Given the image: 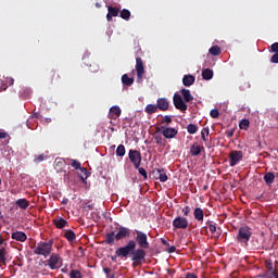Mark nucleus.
<instances>
[{"instance_id":"1","label":"nucleus","mask_w":278,"mask_h":278,"mask_svg":"<svg viewBox=\"0 0 278 278\" xmlns=\"http://www.w3.org/2000/svg\"><path fill=\"white\" fill-rule=\"evenodd\" d=\"M135 240L130 239L126 245L116 250L117 257H130L134 268L142 266L147 262V250L151 247L149 243V236L142 230H134Z\"/></svg>"},{"instance_id":"2","label":"nucleus","mask_w":278,"mask_h":278,"mask_svg":"<svg viewBox=\"0 0 278 278\" xmlns=\"http://www.w3.org/2000/svg\"><path fill=\"white\" fill-rule=\"evenodd\" d=\"M51 251H53V241H40L34 249L35 255H43V257H49V255H51Z\"/></svg>"},{"instance_id":"3","label":"nucleus","mask_w":278,"mask_h":278,"mask_svg":"<svg viewBox=\"0 0 278 278\" xmlns=\"http://www.w3.org/2000/svg\"><path fill=\"white\" fill-rule=\"evenodd\" d=\"M251 236H253V232H251V227L243 226L239 228L236 239L239 244H245L247 247L251 240Z\"/></svg>"},{"instance_id":"4","label":"nucleus","mask_w":278,"mask_h":278,"mask_svg":"<svg viewBox=\"0 0 278 278\" xmlns=\"http://www.w3.org/2000/svg\"><path fill=\"white\" fill-rule=\"evenodd\" d=\"M157 131H161L162 136H164L166 140H173V138H176L177 134H179V130H177V128L168 126H161L157 128Z\"/></svg>"},{"instance_id":"5","label":"nucleus","mask_w":278,"mask_h":278,"mask_svg":"<svg viewBox=\"0 0 278 278\" xmlns=\"http://www.w3.org/2000/svg\"><path fill=\"white\" fill-rule=\"evenodd\" d=\"M128 157L135 168H139L140 164H142V153L138 150H129Z\"/></svg>"},{"instance_id":"6","label":"nucleus","mask_w":278,"mask_h":278,"mask_svg":"<svg viewBox=\"0 0 278 278\" xmlns=\"http://www.w3.org/2000/svg\"><path fill=\"white\" fill-rule=\"evenodd\" d=\"M229 165L230 166H237L240 162H242V159L244 157V153L242 151L232 150L229 153Z\"/></svg>"},{"instance_id":"7","label":"nucleus","mask_w":278,"mask_h":278,"mask_svg":"<svg viewBox=\"0 0 278 278\" xmlns=\"http://www.w3.org/2000/svg\"><path fill=\"white\" fill-rule=\"evenodd\" d=\"M173 103L176 110H179L180 112H186V110H188V104H186V101L179 93H174Z\"/></svg>"},{"instance_id":"8","label":"nucleus","mask_w":278,"mask_h":278,"mask_svg":"<svg viewBox=\"0 0 278 278\" xmlns=\"http://www.w3.org/2000/svg\"><path fill=\"white\" fill-rule=\"evenodd\" d=\"M136 72H137V84H142V77L144 75V63L142 58L136 59Z\"/></svg>"},{"instance_id":"9","label":"nucleus","mask_w":278,"mask_h":278,"mask_svg":"<svg viewBox=\"0 0 278 278\" xmlns=\"http://www.w3.org/2000/svg\"><path fill=\"white\" fill-rule=\"evenodd\" d=\"M188 225H189L188 218H186L184 216H177L173 220L174 229H188Z\"/></svg>"},{"instance_id":"10","label":"nucleus","mask_w":278,"mask_h":278,"mask_svg":"<svg viewBox=\"0 0 278 278\" xmlns=\"http://www.w3.org/2000/svg\"><path fill=\"white\" fill-rule=\"evenodd\" d=\"M153 175L155 179H160L162 184H166V181H168V175H166V169L163 167L154 168Z\"/></svg>"},{"instance_id":"11","label":"nucleus","mask_w":278,"mask_h":278,"mask_svg":"<svg viewBox=\"0 0 278 278\" xmlns=\"http://www.w3.org/2000/svg\"><path fill=\"white\" fill-rule=\"evenodd\" d=\"M129 236H131V229L121 226L115 235V240L118 242V240H124V238H129Z\"/></svg>"},{"instance_id":"12","label":"nucleus","mask_w":278,"mask_h":278,"mask_svg":"<svg viewBox=\"0 0 278 278\" xmlns=\"http://www.w3.org/2000/svg\"><path fill=\"white\" fill-rule=\"evenodd\" d=\"M156 108L161 112H168V108H170V102L166 98H159L156 100Z\"/></svg>"},{"instance_id":"13","label":"nucleus","mask_w":278,"mask_h":278,"mask_svg":"<svg viewBox=\"0 0 278 278\" xmlns=\"http://www.w3.org/2000/svg\"><path fill=\"white\" fill-rule=\"evenodd\" d=\"M48 266L51 268V270L60 268V256L58 254H52L48 260Z\"/></svg>"},{"instance_id":"14","label":"nucleus","mask_w":278,"mask_h":278,"mask_svg":"<svg viewBox=\"0 0 278 278\" xmlns=\"http://www.w3.org/2000/svg\"><path fill=\"white\" fill-rule=\"evenodd\" d=\"M108 14H106V21H112V18L118 16V13L121 12V9H118L117 7H112L109 5L108 7Z\"/></svg>"},{"instance_id":"15","label":"nucleus","mask_w":278,"mask_h":278,"mask_svg":"<svg viewBox=\"0 0 278 278\" xmlns=\"http://www.w3.org/2000/svg\"><path fill=\"white\" fill-rule=\"evenodd\" d=\"M122 114L119 106H112L109 112V118L110 121H116Z\"/></svg>"},{"instance_id":"16","label":"nucleus","mask_w":278,"mask_h":278,"mask_svg":"<svg viewBox=\"0 0 278 278\" xmlns=\"http://www.w3.org/2000/svg\"><path fill=\"white\" fill-rule=\"evenodd\" d=\"M11 238L17 242H25L27 240V235L23 231H15L12 232Z\"/></svg>"},{"instance_id":"17","label":"nucleus","mask_w":278,"mask_h":278,"mask_svg":"<svg viewBox=\"0 0 278 278\" xmlns=\"http://www.w3.org/2000/svg\"><path fill=\"white\" fill-rule=\"evenodd\" d=\"M53 225L56 227V229H64V227H68V222H66V219L63 217H56L53 219Z\"/></svg>"},{"instance_id":"18","label":"nucleus","mask_w":278,"mask_h":278,"mask_svg":"<svg viewBox=\"0 0 278 278\" xmlns=\"http://www.w3.org/2000/svg\"><path fill=\"white\" fill-rule=\"evenodd\" d=\"M181 94H182V99L185 101V103H190V101H194V97L192 96V93H190V91L186 88H182L180 90Z\"/></svg>"},{"instance_id":"19","label":"nucleus","mask_w":278,"mask_h":278,"mask_svg":"<svg viewBox=\"0 0 278 278\" xmlns=\"http://www.w3.org/2000/svg\"><path fill=\"white\" fill-rule=\"evenodd\" d=\"M193 216L199 223H203V218H205V213H203V208L195 207L193 211Z\"/></svg>"},{"instance_id":"20","label":"nucleus","mask_w":278,"mask_h":278,"mask_svg":"<svg viewBox=\"0 0 278 278\" xmlns=\"http://www.w3.org/2000/svg\"><path fill=\"white\" fill-rule=\"evenodd\" d=\"M201 151H205V148L203 146L193 144L190 148V153L193 157L197 155H201Z\"/></svg>"},{"instance_id":"21","label":"nucleus","mask_w":278,"mask_h":278,"mask_svg":"<svg viewBox=\"0 0 278 278\" xmlns=\"http://www.w3.org/2000/svg\"><path fill=\"white\" fill-rule=\"evenodd\" d=\"M195 79L197 78L193 75H185L182 78V84L188 88L194 84Z\"/></svg>"},{"instance_id":"22","label":"nucleus","mask_w":278,"mask_h":278,"mask_svg":"<svg viewBox=\"0 0 278 278\" xmlns=\"http://www.w3.org/2000/svg\"><path fill=\"white\" fill-rule=\"evenodd\" d=\"M264 181L267 186H273L275 184V174L273 172H268L264 175Z\"/></svg>"},{"instance_id":"23","label":"nucleus","mask_w":278,"mask_h":278,"mask_svg":"<svg viewBox=\"0 0 278 278\" xmlns=\"http://www.w3.org/2000/svg\"><path fill=\"white\" fill-rule=\"evenodd\" d=\"M15 205H17L20 210H27V207H29V201L27 199H18Z\"/></svg>"},{"instance_id":"24","label":"nucleus","mask_w":278,"mask_h":278,"mask_svg":"<svg viewBox=\"0 0 278 278\" xmlns=\"http://www.w3.org/2000/svg\"><path fill=\"white\" fill-rule=\"evenodd\" d=\"M202 77L206 81H210V79H212L214 77V71H212L211 68L203 70L202 71Z\"/></svg>"},{"instance_id":"25","label":"nucleus","mask_w":278,"mask_h":278,"mask_svg":"<svg viewBox=\"0 0 278 278\" xmlns=\"http://www.w3.org/2000/svg\"><path fill=\"white\" fill-rule=\"evenodd\" d=\"M122 84L124 85V86H134V77H129V75H127V74H124L123 76H122Z\"/></svg>"},{"instance_id":"26","label":"nucleus","mask_w":278,"mask_h":278,"mask_svg":"<svg viewBox=\"0 0 278 278\" xmlns=\"http://www.w3.org/2000/svg\"><path fill=\"white\" fill-rule=\"evenodd\" d=\"M64 238H66V240H68L70 242H75V240L77 239V235H75V231L73 230H65Z\"/></svg>"},{"instance_id":"27","label":"nucleus","mask_w":278,"mask_h":278,"mask_svg":"<svg viewBox=\"0 0 278 278\" xmlns=\"http://www.w3.org/2000/svg\"><path fill=\"white\" fill-rule=\"evenodd\" d=\"M208 231H211V233H214L215 238H220L222 231H220V228L216 227V225L210 224Z\"/></svg>"},{"instance_id":"28","label":"nucleus","mask_w":278,"mask_h":278,"mask_svg":"<svg viewBox=\"0 0 278 278\" xmlns=\"http://www.w3.org/2000/svg\"><path fill=\"white\" fill-rule=\"evenodd\" d=\"M7 255H8V249L1 248L0 249V266H5Z\"/></svg>"},{"instance_id":"29","label":"nucleus","mask_w":278,"mask_h":278,"mask_svg":"<svg viewBox=\"0 0 278 278\" xmlns=\"http://www.w3.org/2000/svg\"><path fill=\"white\" fill-rule=\"evenodd\" d=\"M146 114H155L157 112V104H148L144 109Z\"/></svg>"},{"instance_id":"30","label":"nucleus","mask_w":278,"mask_h":278,"mask_svg":"<svg viewBox=\"0 0 278 278\" xmlns=\"http://www.w3.org/2000/svg\"><path fill=\"white\" fill-rule=\"evenodd\" d=\"M119 16L124 21H129V18H131V12L127 9H124V10L119 11Z\"/></svg>"},{"instance_id":"31","label":"nucleus","mask_w":278,"mask_h":278,"mask_svg":"<svg viewBox=\"0 0 278 278\" xmlns=\"http://www.w3.org/2000/svg\"><path fill=\"white\" fill-rule=\"evenodd\" d=\"M208 53H210L211 55L216 56V55H220V53H223V51L220 50V48H219L218 46H213V47H211V48L208 49Z\"/></svg>"},{"instance_id":"32","label":"nucleus","mask_w":278,"mask_h":278,"mask_svg":"<svg viewBox=\"0 0 278 278\" xmlns=\"http://www.w3.org/2000/svg\"><path fill=\"white\" fill-rule=\"evenodd\" d=\"M250 125H251V122H249V119H242L239 123V129H242L243 131H247L249 129Z\"/></svg>"},{"instance_id":"33","label":"nucleus","mask_w":278,"mask_h":278,"mask_svg":"<svg viewBox=\"0 0 278 278\" xmlns=\"http://www.w3.org/2000/svg\"><path fill=\"white\" fill-rule=\"evenodd\" d=\"M114 238H116L114 237V231L106 233L104 240L105 244H114Z\"/></svg>"},{"instance_id":"34","label":"nucleus","mask_w":278,"mask_h":278,"mask_svg":"<svg viewBox=\"0 0 278 278\" xmlns=\"http://www.w3.org/2000/svg\"><path fill=\"white\" fill-rule=\"evenodd\" d=\"M60 73L55 72V71H52L51 72V83L52 84H60Z\"/></svg>"},{"instance_id":"35","label":"nucleus","mask_w":278,"mask_h":278,"mask_svg":"<svg viewBox=\"0 0 278 278\" xmlns=\"http://www.w3.org/2000/svg\"><path fill=\"white\" fill-rule=\"evenodd\" d=\"M187 131L188 134H191V135L197 134V131H199V127L194 124H189L187 126Z\"/></svg>"},{"instance_id":"36","label":"nucleus","mask_w":278,"mask_h":278,"mask_svg":"<svg viewBox=\"0 0 278 278\" xmlns=\"http://www.w3.org/2000/svg\"><path fill=\"white\" fill-rule=\"evenodd\" d=\"M117 157H125V146L119 144L116 149Z\"/></svg>"},{"instance_id":"37","label":"nucleus","mask_w":278,"mask_h":278,"mask_svg":"<svg viewBox=\"0 0 278 278\" xmlns=\"http://www.w3.org/2000/svg\"><path fill=\"white\" fill-rule=\"evenodd\" d=\"M173 123V117L169 115H165L162 117L161 124L162 125H170Z\"/></svg>"},{"instance_id":"38","label":"nucleus","mask_w":278,"mask_h":278,"mask_svg":"<svg viewBox=\"0 0 278 278\" xmlns=\"http://www.w3.org/2000/svg\"><path fill=\"white\" fill-rule=\"evenodd\" d=\"M205 135L210 136V128H203L202 131H201V139L204 142H207V138L205 137Z\"/></svg>"},{"instance_id":"39","label":"nucleus","mask_w":278,"mask_h":278,"mask_svg":"<svg viewBox=\"0 0 278 278\" xmlns=\"http://www.w3.org/2000/svg\"><path fill=\"white\" fill-rule=\"evenodd\" d=\"M70 278H81V271L77 269H72L70 273Z\"/></svg>"},{"instance_id":"40","label":"nucleus","mask_w":278,"mask_h":278,"mask_svg":"<svg viewBox=\"0 0 278 278\" xmlns=\"http://www.w3.org/2000/svg\"><path fill=\"white\" fill-rule=\"evenodd\" d=\"M136 170L139 172V175H141L143 177V179H148V175H147V169H144L143 167L136 168Z\"/></svg>"},{"instance_id":"41","label":"nucleus","mask_w":278,"mask_h":278,"mask_svg":"<svg viewBox=\"0 0 278 278\" xmlns=\"http://www.w3.org/2000/svg\"><path fill=\"white\" fill-rule=\"evenodd\" d=\"M71 166H73V168L76 170H79L81 168V163H79L77 160H72Z\"/></svg>"},{"instance_id":"42","label":"nucleus","mask_w":278,"mask_h":278,"mask_svg":"<svg viewBox=\"0 0 278 278\" xmlns=\"http://www.w3.org/2000/svg\"><path fill=\"white\" fill-rule=\"evenodd\" d=\"M219 114H220V113L218 112L217 109H213V110H211V112H210V116H211L212 118H218Z\"/></svg>"},{"instance_id":"43","label":"nucleus","mask_w":278,"mask_h":278,"mask_svg":"<svg viewBox=\"0 0 278 278\" xmlns=\"http://www.w3.org/2000/svg\"><path fill=\"white\" fill-rule=\"evenodd\" d=\"M79 170L85 175V178L84 176H80L81 181H86V179H88V169L80 167Z\"/></svg>"},{"instance_id":"44","label":"nucleus","mask_w":278,"mask_h":278,"mask_svg":"<svg viewBox=\"0 0 278 278\" xmlns=\"http://www.w3.org/2000/svg\"><path fill=\"white\" fill-rule=\"evenodd\" d=\"M155 143L159 144V147H162L164 144V139H162L161 136L154 137Z\"/></svg>"},{"instance_id":"45","label":"nucleus","mask_w":278,"mask_h":278,"mask_svg":"<svg viewBox=\"0 0 278 278\" xmlns=\"http://www.w3.org/2000/svg\"><path fill=\"white\" fill-rule=\"evenodd\" d=\"M103 273L106 275L108 278H114V274L110 275L112 273V269L110 267H105L103 269Z\"/></svg>"},{"instance_id":"46","label":"nucleus","mask_w":278,"mask_h":278,"mask_svg":"<svg viewBox=\"0 0 278 278\" xmlns=\"http://www.w3.org/2000/svg\"><path fill=\"white\" fill-rule=\"evenodd\" d=\"M190 212H192V208L190 206H185L182 208L184 216H190Z\"/></svg>"},{"instance_id":"47","label":"nucleus","mask_w":278,"mask_h":278,"mask_svg":"<svg viewBox=\"0 0 278 278\" xmlns=\"http://www.w3.org/2000/svg\"><path fill=\"white\" fill-rule=\"evenodd\" d=\"M270 51L273 53H278V42H275L270 46Z\"/></svg>"},{"instance_id":"48","label":"nucleus","mask_w":278,"mask_h":278,"mask_svg":"<svg viewBox=\"0 0 278 278\" xmlns=\"http://www.w3.org/2000/svg\"><path fill=\"white\" fill-rule=\"evenodd\" d=\"M271 64H278V52L270 58Z\"/></svg>"},{"instance_id":"49","label":"nucleus","mask_w":278,"mask_h":278,"mask_svg":"<svg viewBox=\"0 0 278 278\" xmlns=\"http://www.w3.org/2000/svg\"><path fill=\"white\" fill-rule=\"evenodd\" d=\"M35 162H45V154L35 157Z\"/></svg>"},{"instance_id":"50","label":"nucleus","mask_w":278,"mask_h":278,"mask_svg":"<svg viewBox=\"0 0 278 278\" xmlns=\"http://www.w3.org/2000/svg\"><path fill=\"white\" fill-rule=\"evenodd\" d=\"M8 138V132L0 131V140Z\"/></svg>"},{"instance_id":"51","label":"nucleus","mask_w":278,"mask_h":278,"mask_svg":"<svg viewBox=\"0 0 278 278\" xmlns=\"http://www.w3.org/2000/svg\"><path fill=\"white\" fill-rule=\"evenodd\" d=\"M168 253H175V251H177V248L175 245H172L168 248Z\"/></svg>"},{"instance_id":"52","label":"nucleus","mask_w":278,"mask_h":278,"mask_svg":"<svg viewBox=\"0 0 278 278\" xmlns=\"http://www.w3.org/2000/svg\"><path fill=\"white\" fill-rule=\"evenodd\" d=\"M185 278H199V277H197V275L192 273H187Z\"/></svg>"},{"instance_id":"53","label":"nucleus","mask_w":278,"mask_h":278,"mask_svg":"<svg viewBox=\"0 0 278 278\" xmlns=\"http://www.w3.org/2000/svg\"><path fill=\"white\" fill-rule=\"evenodd\" d=\"M269 278H278V273L271 271Z\"/></svg>"},{"instance_id":"54","label":"nucleus","mask_w":278,"mask_h":278,"mask_svg":"<svg viewBox=\"0 0 278 278\" xmlns=\"http://www.w3.org/2000/svg\"><path fill=\"white\" fill-rule=\"evenodd\" d=\"M232 137H233V131L232 130L228 131L227 132V138H232Z\"/></svg>"},{"instance_id":"55","label":"nucleus","mask_w":278,"mask_h":278,"mask_svg":"<svg viewBox=\"0 0 278 278\" xmlns=\"http://www.w3.org/2000/svg\"><path fill=\"white\" fill-rule=\"evenodd\" d=\"M9 85L14 86V79L13 78H9Z\"/></svg>"},{"instance_id":"56","label":"nucleus","mask_w":278,"mask_h":278,"mask_svg":"<svg viewBox=\"0 0 278 278\" xmlns=\"http://www.w3.org/2000/svg\"><path fill=\"white\" fill-rule=\"evenodd\" d=\"M162 244H164L165 247L168 244V242L166 241V239H161Z\"/></svg>"},{"instance_id":"57","label":"nucleus","mask_w":278,"mask_h":278,"mask_svg":"<svg viewBox=\"0 0 278 278\" xmlns=\"http://www.w3.org/2000/svg\"><path fill=\"white\" fill-rule=\"evenodd\" d=\"M116 257H118V255H116V252H115V256H111L112 262H116Z\"/></svg>"},{"instance_id":"58","label":"nucleus","mask_w":278,"mask_h":278,"mask_svg":"<svg viewBox=\"0 0 278 278\" xmlns=\"http://www.w3.org/2000/svg\"><path fill=\"white\" fill-rule=\"evenodd\" d=\"M3 244V238L0 236V247Z\"/></svg>"},{"instance_id":"59","label":"nucleus","mask_w":278,"mask_h":278,"mask_svg":"<svg viewBox=\"0 0 278 278\" xmlns=\"http://www.w3.org/2000/svg\"><path fill=\"white\" fill-rule=\"evenodd\" d=\"M96 8H101V3L97 2Z\"/></svg>"},{"instance_id":"60","label":"nucleus","mask_w":278,"mask_h":278,"mask_svg":"<svg viewBox=\"0 0 278 278\" xmlns=\"http://www.w3.org/2000/svg\"><path fill=\"white\" fill-rule=\"evenodd\" d=\"M62 203H64V205H66L68 203V200H63Z\"/></svg>"},{"instance_id":"61","label":"nucleus","mask_w":278,"mask_h":278,"mask_svg":"<svg viewBox=\"0 0 278 278\" xmlns=\"http://www.w3.org/2000/svg\"><path fill=\"white\" fill-rule=\"evenodd\" d=\"M7 88L4 87L3 89H0V92H3V90H5Z\"/></svg>"},{"instance_id":"62","label":"nucleus","mask_w":278,"mask_h":278,"mask_svg":"<svg viewBox=\"0 0 278 278\" xmlns=\"http://www.w3.org/2000/svg\"><path fill=\"white\" fill-rule=\"evenodd\" d=\"M204 190H207V187H204Z\"/></svg>"}]
</instances>
